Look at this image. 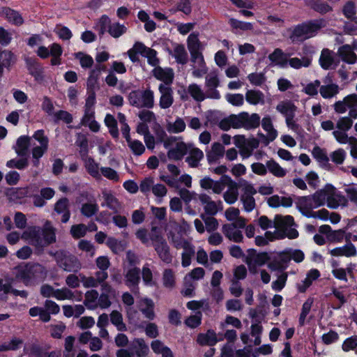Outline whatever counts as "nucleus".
I'll return each mask as SVG.
<instances>
[{"label": "nucleus", "instance_id": "38", "mask_svg": "<svg viewBox=\"0 0 357 357\" xmlns=\"http://www.w3.org/2000/svg\"><path fill=\"white\" fill-rule=\"evenodd\" d=\"M8 250L3 245H0V257L6 256L7 254Z\"/></svg>", "mask_w": 357, "mask_h": 357}, {"label": "nucleus", "instance_id": "31", "mask_svg": "<svg viewBox=\"0 0 357 357\" xmlns=\"http://www.w3.org/2000/svg\"><path fill=\"white\" fill-rule=\"evenodd\" d=\"M33 204L37 207H42L45 206V201L41 196H35L33 197Z\"/></svg>", "mask_w": 357, "mask_h": 357}, {"label": "nucleus", "instance_id": "8", "mask_svg": "<svg viewBox=\"0 0 357 357\" xmlns=\"http://www.w3.org/2000/svg\"><path fill=\"white\" fill-rule=\"evenodd\" d=\"M28 159L26 158L20 159H12L6 162V167L8 168H16L18 169H25L28 166Z\"/></svg>", "mask_w": 357, "mask_h": 357}, {"label": "nucleus", "instance_id": "22", "mask_svg": "<svg viewBox=\"0 0 357 357\" xmlns=\"http://www.w3.org/2000/svg\"><path fill=\"white\" fill-rule=\"evenodd\" d=\"M54 195V190L50 188H45L40 190V196L44 199H50Z\"/></svg>", "mask_w": 357, "mask_h": 357}, {"label": "nucleus", "instance_id": "11", "mask_svg": "<svg viewBox=\"0 0 357 357\" xmlns=\"http://www.w3.org/2000/svg\"><path fill=\"white\" fill-rule=\"evenodd\" d=\"M20 174L16 171H10L6 174L5 178L8 185H16L20 181Z\"/></svg>", "mask_w": 357, "mask_h": 357}, {"label": "nucleus", "instance_id": "32", "mask_svg": "<svg viewBox=\"0 0 357 357\" xmlns=\"http://www.w3.org/2000/svg\"><path fill=\"white\" fill-rule=\"evenodd\" d=\"M56 33L61 38H67V29L66 27H56Z\"/></svg>", "mask_w": 357, "mask_h": 357}, {"label": "nucleus", "instance_id": "36", "mask_svg": "<svg viewBox=\"0 0 357 357\" xmlns=\"http://www.w3.org/2000/svg\"><path fill=\"white\" fill-rule=\"evenodd\" d=\"M11 349H13V347H10L8 342L0 345V351H9Z\"/></svg>", "mask_w": 357, "mask_h": 357}, {"label": "nucleus", "instance_id": "44", "mask_svg": "<svg viewBox=\"0 0 357 357\" xmlns=\"http://www.w3.org/2000/svg\"><path fill=\"white\" fill-rule=\"evenodd\" d=\"M63 77L65 78L66 80H67V73H66L64 75H63Z\"/></svg>", "mask_w": 357, "mask_h": 357}, {"label": "nucleus", "instance_id": "20", "mask_svg": "<svg viewBox=\"0 0 357 357\" xmlns=\"http://www.w3.org/2000/svg\"><path fill=\"white\" fill-rule=\"evenodd\" d=\"M51 116L52 117L53 121L55 122H57L60 120H63L64 121H67V112L63 110L54 112Z\"/></svg>", "mask_w": 357, "mask_h": 357}, {"label": "nucleus", "instance_id": "37", "mask_svg": "<svg viewBox=\"0 0 357 357\" xmlns=\"http://www.w3.org/2000/svg\"><path fill=\"white\" fill-rule=\"evenodd\" d=\"M6 135L7 130L3 126H0V139H3Z\"/></svg>", "mask_w": 357, "mask_h": 357}, {"label": "nucleus", "instance_id": "34", "mask_svg": "<svg viewBox=\"0 0 357 357\" xmlns=\"http://www.w3.org/2000/svg\"><path fill=\"white\" fill-rule=\"evenodd\" d=\"M11 292L15 296H20L23 298H26L27 296V292L25 291H20L17 289H12Z\"/></svg>", "mask_w": 357, "mask_h": 357}, {"label": "nucleus", "instance_id": "26", "mask_svg": "<svg viewBox=\"0 0 357 357\" xmlns=\"http://www.w3.org/2000/svg\"><path fill=\"white\" fill-rule=\"evenodd\" d=\"M53 297H55L56 298H57L59 300H64L67 298V292L63 289L54 290Z\"/></svg>", "mask_w": 357, "mask_h": 357}, {"label": "nucleus", "instance_id": "19", "mask_svg": "<svg viewBox=\"0 0 357 357\" xmlns=\"http://www.w3.org/2000/svg\"><path fill=\"white\" fill-rule=\"evenodd\" d=\"M55 257L58 264L66 271L67 269V258L65 253L63 252H57Z\"/></svg>", "mask_w": 357, "mask_h": 357}, {"label": "nucleus", "instance_id": "5", "mask_svg": "<svg viewBox=\"0 0 357 357\" xmlns=\"http://www.w3.org/2000/svg\"><path fill=\"white\" fill-rule=\"evenodd\" d=\"M33 142L31 138L28 136L20 137L16 142L15 150L16 153L20 156H24L27 153L28 148L31 146Z\"/></svg>", "mask_w": 357, "mask_h": 357}, {"label": "nucleus", "instance_id": "13", "mask_svg": "<svg viewBox=\"0 0 357 357\" xmlns=\"http://www.w3.org/2000/svg\"><path fill=\"white\" fill-rule=\"evenodd\" d=\"M12 39V34L3 27H0V43L2 45H8Z\"/></svg>", "mask_w": 357, "mask_h": 357}, {"label": "nucleus", "instance_id": "16", "mask_svg": "<svg viewBox=\"0 0 357 357\" xmlns=\"http://www.w3.org/2000/svg\"><path fill=\"white\" fill-rule=\"evenodd\" d=\"M31 248L29 246H24L17 252L16 255L19 259H26L31 257Z\"/></svg>", "mask_w": 357, "mask_h": 357}, {"label": "nucleus", "instance_id": "24", "mask_svg": "<svg viewBox=\"0 0 357 357\" xmlns=\"http://www.w3.org/2000/svg\"><path fill=\"white\" fill-rule=\"evenodd\" d=\"M42 43V39L38 35H34L31 36L28 40V45L31 47L40 45Z\"/></svg>", "mask_w": 357, "mask_h": 357}, {"label": "nucleus", "instance_id": "33", "mask_svg": "<svg viewBox=\"0 0 357 357\" xmlns=\"http://www.w3.org/2000/svg\"><path fill=\"white\" fill-rule=\"evenodd\" d=\"M41 309L42 307H31L30 310H29V314L31 316V317H36V316H39L40 312H41Z\"/></svg>", "mask_w": 357, "mask_h": 357}, {"label": "nucleus", "instance_id": "23", "mask_svg": "<svg viewBox=\"0 0 357 357\" xmlns=\"http://www.w3.org/2000/svg\"><path fill=\"white\" fill-rule=\"evenodd\" d=\"M20 115L17 111H13L10 114H9L7 117L6 120L13 123V125L16 126L18 123L19 121Z\"/></svg>", "mask_w": 357, "mask_h": 357}, {"label": "nucleus", "instance_id": "18", "mask_svg": "<svg viewBox=\"0 0 357 357\" xmlns=\"http://www.w3.org/2000/svg\"><path fill=\"white\" fill-rule=\"evenodd\" d=\"M45 309L50 312V314H57L59 310V306L52 301L47 300L45 303Z\"/></svg>", "mask_w": 357, "mask_h": 357}, {"label": "nucleus", "instance_id": "17", "mask_svg": "<svg viewBox=\"0 0 357 357\" xmlns=\"http://www.w3.org/2000/svg\"><path fill=\"white\" fill-rule=\"evenodd\" d=\"M42 108L50 116L52 115L54 112V107L52 101L47 97L43 99Z\"/></svg>", "mask_w": 357, "mask_h": 357}, {"label": "nucleus", "instance_id": "29", "mask_svg": "<svg viewBox=\"0 0 357 357\" xmlns=\"http://www.w3.org/2000/svg\"><path fill=\"white\" fill-rule=\"evenodd\" d=\"M10 347H13L11 350L17 349L22 344V341L18 338H14L8 342Z\"/></svg>", "mask_w": 357, "mask_h": 357}, {"label": "nucleus", "instance_id": "45", "mask_svg": "<svg viewBox=\"0 0 357 357\" xmlns=\"http://www.w3.org/2000/svg\"><path fill=\"white\" fill-rule=\"evenodd\" d=\"M64 346H65V348L67 349V339H66V340H65Z\"/></svg>", "mask_w": 357, "mask_h": 357}, {"label": "nucleus", "instance_id": "15", "mask_svg": "<svg viewBox=\"0 0 357 357\" xmlns=\"http://www.w3.org/2000/svg\"><path fill=\"white\" fill-rule=\"evenodd\" d=\"M13 95L14 99L20 104H24L28 100V96L26 94L19 89H13Z\"/></svg>", "mask_w": 357, "mask_h": 357}, {"label": "nucleus", "instance_id": "39", "mask_svg": "<svg viewBox=\"0 0 357 357\" xmlns=\"http://www.w3.org/2000/svg\"><path fill=\"white\" fill-rule=\"evenodd\" d=\"M9 314H0V321L5 320L9 317Z\"/></svg>", "mask_w": 357, "mask_h": 357}, {"label": "nucleus", "instance_id": "28", "mask_svg": "<svg viewBox=\"0 0 357 357\" xmlns=\"http://www.w3.org/2000/svg\"><path fill=\"white\" fill-rule=\"evenodd\" d=\"M12 287L10 283H3V280L0 279V291L8 294L11 291Z\"/></svg>", "mask_w": 357, "mask_h": 357}, {"label": "nucleus", "instance_id": "3", "mask_svg": "<svg viewBox=\"0 0 357 357\" xmlns=\"http://www.w3.org/2000/svg\"><path fill=\"white\" fill-rule=\"evenodd\" d=\"M61 53V47L56 43H54L51 45L50 50L47 47L40 45L36 51L37 55L42 59H46L51 55L52 56L51 59V64L52 66H56L61 63L60 56Z\"/></svg>", "mask_w": 357, "mask_h": 357}, {"label": "nucleus", "instance_id": "40", "mask_svg": "<svg viewBox=\"0 0 357 357\" xmlns=\"http://www.w3.org/2000/svg\"><path fill=\"white\" fill-rule=\"evenodd\" d=\"M48 357H59V354L56 351H53L50 354Z\"/></svg>", "mask_w": 357, "mask_h": 357}, {"label": "nucleus", "instance_id": "2", "mask_svg": "<svg viewBox=\"0 0 357 357\" xmlns=\"http://www.w3.org/2000/svg\"><path fill=\"white\" fill-rule=\"evenodd\" d=\"M13 274L17 279L28 285L44 279L46 270L39 264H22L13 269Z\"/></svg>", "mask_w": 357, "mask_h": 357}, {"label": "nucleus", "instance_id": "9", "mask_svg": "<svg viewBox=\"0 0 357 357\" xmlns=\"http://www.w3.org/2000/svg\"><path fill=\"white\" fill-rule=\"evenodd\" d=\"M31 138V140L34 139L36 141H37L40 145L45 147H48L49 146V139L48 137L45 135L43 130H36L32 137H30Z\"/></svg>", "mask_w": 357, "mask_h": 357}, {"label": "nucleus", "instance_id": "27", "mask_svg": "<svg viewBox=\"0 0 357 357\" xmlns=\"http://www.w3.org/2000/svg\"><path fill=\"white\" fill-rule=\"evenodd\" d=\"M63 167V162L61 160H56L53 164V172L55 174H58L61 172Z\"/></svg>", "mask_w": 357, "mask_h": 357}, {"label": "nucleus", "instance_id": "1", "mask_svg": "<svg viewBox=\"0 0 357 357\" xmlns=\"http://www.w3.org/2000/svg\"><path fill=\"white\" fill-rule=\"evenodd\" d=\"M22 238L34 246L36 250L42 252L44 248L55 241V233L49 222H47L43 228L39 227H29L22 234Z\"/></svg>", "mask_w": 357, "mask_h": 357}, {"label": "nucleus", "instance_id": "30", "mask_svg": "<svg viewBox=\"0 0 357 357\" xmlns=\"http://www.w3.org/2000/svg\"><path fill=\"white\" fill-rule=\"evenodd\" d=\"M39 317H40V319L44 322H47L50 320V312H47V310L46 309L43 308V307L41 309V312H40Z\"/></svg>", "mask_w": 357, "mask_h": 357}, {"label": "nucleus", "instance_id": "12", "mask_svg": "<svg viewBox=\"0 0 357 357\" xmlns=\"http://www.w3.org/2000/svg\"><path fill=\"white\" fill-rule=\"evenodd\" d=\"M66 329L64 324L52 325L51 326V335L54 338H61L62 333Z\"/></svg>", "mask_w": 357, "mask_h": 357}, {"label": "nucleus", "instance_id": "43", "mask_svg": "<svg viewBox=\"0 0 357 357\" xmlns=\"http://www.w3.org/2000/svg\"><path fill=\"white\" fill-rule=\"evenodd\" d=\"M3 178V174L2 172L0 171V181L2 180Z\"/></svg>", "mask_w": 357, "mask_h": 357}, {"label": "nucleus", "instance_id": "14", "mask_svg": "<svg viewBox=\"0 0 357 357\" xmlns=\"http://www.w3.org/2000/svg\"><path fill=\"white\" fill-rule=\"evenodd\" d=\"M15 224L17 228H24L26 225V216L21 212H17L14 218Z\"/></svg>", "mask_w": 357, "mask_h": 357}, {"label": "nucleus", "instance_id": "25", "mask_svg": "<svg viewBox=\"0 0 357 357\" xmlns=\"http://www.w3.org/2000/svg\"><path fill=\"white\" fill-rule=\"evenodd\" d=\"M19 239H20V234L16 231L11 232L10 234H9L7 236L8 241L12 245L15 244L19 241Z\"/></svg>", "mask_w": 357, "mask_h": 357}, {"label": "nucleus", "instance_id": "21", "mask_svg": "<svg viewBox=\"0 0 357 357\" xmlns=\"http://www.w3.org/2000/svg\"><path fill=\"white\" fill-rule=\"evenodd\" d=\"M54 293V289L48 284H44L40 288V294L44 297H50L53 296Z\"/></svg>", "mask_w": 357, "mask_h": 357}, {"label": "nucleus", "instance_id": "7", "mask_svg": "<svg viewBox=\"0 0 357 357\" xmlns=\"http://www.w3.org/2000/svg\"><path fill=\"white\" fill-rule=\"evenodd\" d=\"M54 211L56 213L62 215V222H67V199H59L54 205Z\"/></svg>", "mask_w": 357, "mask_h": 357}, {"label": "nucleus", "instance_id": "4", "mask_svg": "<svg viewBox=\"0 0 357 357\" xmlns=\"http://www.w3.org/2000/svg\"><path fill=\"white\" fill-rule=\"evenodd\" d=\"M1 14L10 23H12L13 24L20 26L24 22L21 15L18 12L10 8H3L1 10Z\"/></svg>", "mask_w": 357, "mask_h": 357}, {"label": "nucleus", "instance_id": "6", "mask_svg": "<svg viewBox=\"0 0 357 357\" xmlns=\"http://www.w3.org/2000/svg\"><path fill=\"white\" fill-rule=\"evenodd\" d=\"M31 146H33L31 150L32 158L33 159V165L35 167H38L39 165V159L46 153L48 147L38 146L35 143H33Z\"/></svg>", "mask_w": 357, "mask_h": 357}, {"label": "nucleus", "instance_id": "46", "mask_svg": "<svg viewBox=\"0 0 357 357\" xmlns=\"http://www.w3.org/2000/svg\"><path fill=\"white\" fill-rule=\"evenodd\" d=\"M61 190L62 191H65V187H61Z\"/></svg>", "mask_w": 357, "mask_h": 357}, {"label": "nucleus", "instance_id": "41", "mask_svg": "<svg viewBox=\"0 0 357 357\" xmlns=\"http://www.w3.org/2000/svg\"><path fill=\"white\" fill-rule=\"evenodd\" d=\"M5 66L4 65H2L1 63H0V77L2 76L3 73V69H4Z\"/></svg>", "mask_w": 357, "mask_h": 357}, {"label": "nucleus", "instance_id": "10", "mask_svg": "<svg viewBox=\"0 0 357 357\" xmlns=\"http://www.w3.org/2000/svg\"><path fill=\"white\" fill-rule=\"evenodd\" d=\"M14 61V55L11 52L6 50L0 54V63L6 68H8Z\"/></svg>", "mask_w": 357, "mask_h": 357}, {"label": "nucleus", "instance_id": "35", "mask_svg": "<svg viewBox=\"0 0 357 357\" xmlns=\"http://www.w3.org/2000/svg\"><path fill=\"white\" fill-rule=\"evenodd\" d=\"M3 222L7 230H10L12 228V222L9 217H5L3 218Z\"/></svg>", "mask_w": 357, "mask_h": 357}, {"label": "nucleus", "instance_id": "42", "mask_svg": "<svg viewBox=\"0 0 357 357\" xmlns=\"http://www.w3.org/2000/svg\"><path fill=\"white\" fill-rule=\"evenodd\" d=\"M63 311L65 316H67V305L63 306Z\"/></svg>", "mask_w": 357, "mask_h": 357}]
</instances>
